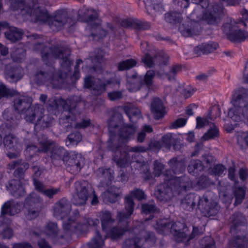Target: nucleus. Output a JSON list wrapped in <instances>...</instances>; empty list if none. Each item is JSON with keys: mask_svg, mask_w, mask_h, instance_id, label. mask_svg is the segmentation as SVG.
Segmentation results:
<instances>
[{"mask_svg": "<svg viewBox=\"0 0 248 248\" xmlns=\"http://www.w3.org/2000/svg\"><path fill=\"white\" fill-rule=\"evenodd\" d=\"M234 195L235 198L234 205H237L240 204L245 196V191L242 187H238L234 191Z\"/></svg>", "mask_w": 248, "mask_h": 248, "instance_id": "obj_58", "label": "nucleus"}, {"mask_svg": "<svg viewBox=\"0 0 248 248\" xmlns=\"http://www.w3.org/2000/svg\"><path fill=\"white\" fill-rule=\"evenodd\" d=\"M168 164L174 174H179L183 173L186 169V163L184 160L178 157H174L170 159Z\"/></svg>", "mask_w": 248, "mask_h": 248, "instance_id": "obj_35", "label": "nucleus"}, {"mask_svg": "<svg viewBox=\"0 0 248 248\" xmlns=\"http://www.w3.org/2000/svg\"><path fill=\"white\" fill-rule=\"evenodd\" d=\"M111 83L110 79L95 78L92 76H87L84 78V87L91 90L92 93L98 96L106 91V87Z\"/></svg>", "mask_w": 248, "mask_h": 248, "instance_id": "obj_15", "label": "nucleus"}, {"mask_svg": "<svg viewBox=\"0 0 248 248\" xmlns=\"http://www.w3.org/2000/svg\"><path fill=\"white\" fill-rule=\"evenodd\" d=\"M44 111L45 109L43 107V110L40 114V117H34V121L32 123L35 124V125H40L43 128L49 126L53 120L48 115H44Z\"/></svg>", "mask_w": 248, "mask_h": 248, "instance_id": "obj_40", "label": "nucleus"}, {"mask_svg": "<svg viewBox=\"0 0 248 248\" xmlns=\"http://www.w3.org/2000/svg\"><path fill=\"white\" fill-rule=\"evenodd\" d=\"M2 143L5 147L9 150H22V144L15 135L9 134L3 138Z\"/></svg>", "mask_w": 248, "mask_h": 248, "instance_id": "obj_28", "label": "nucleus"}, {"mask_svg": "<svg viewBox=\"0 0 248 248\" xmlns=\"http://www.w3.org/2000/svg\"><path fill=\"white\" fill-rule=\"evenodd\" d=\"M78 16L79 20L91 24L93 28H96L99 31V34L98 35L99 38L106 36L107 32L99 27V23L97 21L98 15L95 10L90 8L83 7L78 11Z\"/></svg>", "mask_w": 248, "mask_h": 248, "instance_id": "obj_14", "label": "nucleus"}, {"mask_svg": "<svg viewBox=\"0 0 248 248\" xmlns=\"http://www.w3.org/2000/svg\"><path fill=\"white\" fill-rule=\"evenodd\" d=\"M16 168H17L14 172V176L18 178L23 179L25 172L29 168V165L28 163L24 162L22 159L12 161L7 165V168L9 170H14Z\"/></svg>", "mask_w": 248, "mask_h": 248, "instance_id": "obj_26", "label": "nucleus"}, {"mask_svg": "<svg viewBox=\"0 0 248 248\" xmlns=\"http://www.w3.org/2000/svg\"><path fill=\"white\" fill-rule=\"evenodd\" d=\"M24 75L23 69L18 66L9 64L6 66L5 77L10 83H16L21 80Z\"/></svg>", "mask_w": 248, "mask_h": 248, "instance_id": "obj_21", "label": "nucleus"}, {"mask_svg": "<svg viewBox=\"0 0 248 248\" xmlns=\"http://www.w3.org/2000/svg\"><path fill=\"white\" fill-rule=\"evenodd\" d=\"M39 147L34 143H28V140H25L26 149L24 153L26 156L31 158L37 153H46L50 149L52 145L49 140H47L46 136H43L42 140H38Z\"/></svg>", "mask_w": 248, "mask_h": 248, "instance_id": "obj_17", "label": "nucleus"}, {"mask_svg": "<svg viewBox=\"0 0 248 248\" xmlns=\"http://www.w3.org/2000/svg\"><path fill=\"white\" fill-rule=\"evenodd\" d=\"M133 231L138 236L126 240L123 245V248H142L141 245L142 241L148 243L150 246L155 243V238L154 233L145 230L144 223H139L138 226L133 229Z\"/></svg>", "mask_w": 248, "mask_h": 248, "instance_id": "obj_8", "label": "nucleus"}, {"mask_svg": "<svg viewBox=\"0 0 248 248\" xmlns=\"http://www.w3.org/2000/svg\"><path fill=\"white\" fill-rule=\"evenodd\" d=\"M32 98L27 95L16 97L13 101L15 111L7 108L3 113L5 126L10 130L15 128L19 123L21 115H23L26 121L30 123L34 121V117H40L43 106L38 104L32 105Z\"/></svg>", "mask_w": 248, "mask_h": 248, "instance_id": "obj_3", "label": "nucleus"}, {"mask_svg": "<svg viewBox=\"0 0 248 248\" xmlns=\"http://www.w3.org/2000/svg\"><path fill=\"white\" fill-rule=\"evenodd\" d=\"M43 202V199L35 193H31L26 198L25 205L28 206V215L31 219L38 216Z\"/></svg>", "mask_w": 248, "mask_h": 248, "instance_id": "obj_19", "label": "nucleus"}, {"mask_svg": "<svg viewBox=\"0 0 248 248\" xmlns=\"http://www.w3.org/2000/svg\"><path fill=\"white\" fill-rule=\"evenodd\" d=\"M44 111L45 109L43 107V110L40 114V117H34V121L32 123L35 124V125H40L43 128L49 126L53 120L48 115H44Z\"/></svg>", "mask_w": 248, "mask_h": 248, "instance_id": "obj_39", "label": "nucleus"}, {"mask_svg": "<svg viewBox=\"0 0 248 248\" xmlns=\"http://www.w3.org/2000/svg\"><path fill=\"white\" fill-rule=\"evenodd\" d=\"M155 76L154 71L149 70L147 72L144 78L139 76L137 73L127 75L126 86L127 89L132 92L138 91L143 85L150 87L153 83V79Z\"/></svg>", "mask_w": 248, "mask_h": 248, "instance_id": "obj_12", "label": "nucleus"}, {"mask_svg": "<svg viewBox=\"0 0 248 248\" xmlns=\"http://www.w3.org/2000/svg\"><path fill=\"white\" fill-rule=\"evenodd\" d=\"M157 229L162 232L170 231L175 236L184 241L188 236V229L186 224L180 221L174 222L167 219H161L157 222Z\"/></svg>", "mask_w": 248, "mask_h": 248, "instance_id": "obj_11", "label": "nucleus"}, {"mask_svg": "<svg viewBox=\"0 0 248 248\" xmlns=\"http://www.w3.org/2000/svg\"><path fill=\"white\" fill-rule=\"evenodd\" d=\"M16 92L13 90H11L6 88L3 85H0V99L2 97H8L16 94Z\"/></svg>", "mask_w": 248, "mask_h": 248, "instance_id": "obj_60", "label": "nucleus"}, {"mask_svg": "<svg viewBox=\"0 0 248 248\" xmlns=\"http://www.w3.org/2000/svg\"><path fill=\"white\" fill-rule=\"evenodd\" d=\"M59 229L57 224L54 222H48L45 227L44 233L52 238L56 237L58 233Z\"/></svg>", "mask_w": 248, "mask_h": 248, "instance_id": "obj_47", "label": "nucleus"}, {"mask_svg": "<svg viewBox=\"0 0 248 248\" xmlns=\"http://www.w3.org/2000/svg\"><path fill=\"white\" fill-rule=\"evenodd\" d=\"M121 193L119 188L111 186L102 194V196L104 201L113 203L118 200Z\"/></svg>", "mask_w": 248, "mask_h": 248, "instance_id": "obj_36", "label": "nucleus"}, {"mask_svg": "<svg viewBox=\"0 0 248 248\" xmlns=\"http://www.w3.org/2000/svg\"><path fill=\"white\" fill-rule=\"evenodd\" d=\"M152 112L155 119L162 118L165 114V107L162 101L158 98L153 99L151 105Z\"/></svg>", "mask_w": 248, "mask_h": 248, "instance_id": "obj_33", "label": "nucleus"}, {"mask_svg": "<svg viewBox=\"0 0 248 248\" xmlns=\"http://www.w3.org/2000/svg\"><path fill=\"white\" fill-rule=\"evenodd\" d=\"M99 214L102 229L104 231H108L113 225L115 220L112 218L111 213L108 211H103Z\"/></svg>", "mask_w": 248, "mask_h": 248, "instance_id": "obj_37", "label": "nucleus"}, {"mask_svg": "<svg viewBox=\"0 0 248 248\" xmlns=\"http://www.w3.org/2000/svg\"><path fill=\"white\" fill-rule=\"evenodd\" d=\"M146 195L145 194L144 192L140 189L136 188L135 189H134L133 190H132L130 192V195H127L125 196L124 198V203H125V206H126V197H129L132 201L133 202V208H134L135 203L133 201V200L132 199V197H135L138 199L139 200H141L142 199H144L145 198Z\"/></svg>", "mask_w": 248, "mask_h": 248, "instance_id": "obj_52", "label": "nucleus"}, {"mask_svg": "<svg viewBox=\"0 0 248 248\" xmlns=\"http://www.w3.org/2000/svg\"><path fill=\"white\" fill-rule=\"evenodd\" d=\"M230 244L235 248H243L245 245L244 237L237 236L230 241Z\"/></svg>", "mask_w": 248, "mask_h": 248, "instance_id": "obj_62", "label": "nucleus"}, {"mask_svg": "<svg viewBox=\"0 0 248 248\" xmlns=\"http://www.w3.org/2000/svg\"><path fill=\"white\" fill-rule=\"evenodd\" d=\"M153 132L152 127L149 125H145L141 130L138 133L137 141L142 143L144 141L147 133H150Z\"/></svg>", "mask_w": 248, "mask_h": 248, "instance_id": "obj_56", "label": "nucleus"}, {"mask_svg": "<svg viewBox=\"0 0 248 248\" xmlns=\"http://www.w3.org/2000/svg\"><path fill=\"white\" fill-rule=\"evenodd\" d=\"M15 10H20L22 15H29L34 21H48L49 27L54 31L63 28L73 26L75 21L65 9L57 11L53 16L50 17L48 12L42 10L34 3L33 0H10Z\"/></svg>", "mask_w": 248, "mask_h": 248, "instance_id": "obj_2", "label": "nucleus"}, {"mask_svg": "<svg viewBox=\"0 0 248 248\" xmlns=\"http://www.w3.org/2000/svg\"><path fill=\"white\" fill-rule=\"evenodd\" d=\"M157 208L155 203L152 202L144 203L142 205V211L146 214H152L157 211Z\"/></svg>", "mask_w": 248, "mask_h": 248, "instance_id": "obj_61", "label": "nucleus"}, {"mask_svg": "<svg viewBox=\"0 0 248 248\" xmlns=\"http://www.w3.org/2000/svg\"><path fill=\"white\" fill-rule=\"evenodd\" d=\"M3 217H0V235H1L3 239H10L13 236L12 230L8 226V224L10 222L9 220H7L6 222H2Z\"/></svg>", "mask_w": 248, "mask_h": 248, "instance_id": "obj_43", "label": "nucleus"}, {"mask_svg": "<svg viewBox=\"0 0 248 248\" xmlns=\"http://www.w3.org/2000/svg\"><path fill=\"white\" fill-rule=\"evenodd\" d=\"M176 140L172 133H167L162 137L161 141L164 147L169 149L172 143Z\"/></svg>", "mask_w": 248, "mask_h": 248, "instance_id": "obj_59", "label": "nucleus"}, {"mask_svg": "<svg viewBox=\"0 0 248 248\" xmlns=\"http://www.w3.org/2000/svg\"><path fill=\"white\" fill-rule=\"evenodd\" d=\"M217 47L218 44L215 42L204 43L195 47L194 48V52L197 56H200L202 54H206L213 52Z\"/></svg>", "mask_w": 248, "mask_h": 248, "instance_id": "obj_34", "label": "nucleus"}, {"mask_svg": "<svg viewBox=\"0 0 248 248\" xmlns=\"http://www.w3.org/2000/svg\"><path fill=\"white\" fill-rule=\"evenodd\" d=\"M26 51L22 48H16L14 49L11 54L12 60L16 62H21L25 59Z\"/></svg>", "mask_w": 248, "mask_h": 248, "instance_id": "obj_50", "label": "nucleus"}, {"mask_svg": "<svg viewBox=\"0 0 248 248\" xmlns=\"http://www.w3.org/2000/svg\"><path fill=\"white\" fill-rule=\"evenodd\" d=\"M66 169L72 173H78L84 164V158L75 152L68 153L64 163Z\"/></svg>", "mask_w": 248, "mask_h": 248, "instance_id": "obj_18", "label": "nucleus"}, {"mask_svg": "<svg viewBox=\"0 0 248 248\" xmlns=\"http://www.w3.org/2000/svg\"><path fill=\"white\" fill-rule=\"evenodd\" d=\"M207 9L203 13L202 20L208 24L216 25L221 21L223 14V6L222 4L217 3L209 5Z\"/></svg>", "mask_w": 248, "mask_h": 248, "instance_id": "obj_16", "label": "nucleus"}, {"mask_svg": "<svg viewBox=\"0 0 248 248\" xmlns=\"http://www.w3.org/2000/svg\"><path fill=\"white\" fill-rule=\"evenodd\" d=\"M136 129V127L134 124L122 127L119 134V142L126 143L132 139L134 137Z\"/></svg>", "mask_w": 248, "mask_h": 248, "instance_id": "obj_31", "label": "nucleus"}, {"mask_svg": "<svg viewBox=\"0 0 248 248\" xmlns=\"http://www.w3.org/2000/svg\"><path fill=\"white\" fill-rule=\"evenodd\" d=\"M120 24L124 28H130L137 31L146 30L150 28L149 23L137 19H124L121 20Z\"/></svg>", "mask_w": 248, "mask_h": 248, "instance_id": "obj_27", "label": "nucleus"}, {"mask_svg": "<svg viewBox=\"0 0 248 248\" xmlns=\"http://www.w3.org/2000/svg\"><path fill=\"white\" fill-rule=\"evenodd\" d=\"M71 210V204L68 200L62 198L55 204L54 207V215L56 217L63 219Z\"/></svg>", "mask_w": 248, "mask_h": 248, "instance_id": "obj_25", "label": "nucleus"}, {"mask_svg": "<svg viewBox=\"0 0 248 248\" xmlns=\"http://www.w3.org/2000/svg\"><path fill=\"white\" fill-rule=\"evenodd\" d=\"M123 123V117L119 113H115L113 116L108 120V125L111 133L110 136L109 140L110 143L108 146L110 150L115 152L113 156V160L117 165L121 168L125 167L128 166L131 161L129 152L142 153L146 151V148L141 146L135 147L124 146V151H122V147L120 145L115 143V136L113 135V131L111 128H116Z\"/></svg>", "mask_w": 248, "mask_h": 248, "instance_id": "obj_4", "label": "nucleus"}, {"mask_svg": "<svg viewBox=\"0 0 248 248\" xmlns=\"http://www.w3.org/2000/svg\"><path fill=\"white\" fill-rule=\"evenodd\" d=\"M169 172L167 170L163 174L165 182L158 185L155 190V195L160 201L167 202L174 195H179L191 186V182L188 177H174L169 175Z\"/></svg>", "mask_w": 248, "mask_h": 248, "instance_id": "obj_5", "label": "nucleus"}, {"mask_svg": "<svg viewBox=\"0 0 248 248\" xmlns=\"http://www.w3.org/2000/svg\"><path fill=\"white\" fill-rule=\"evenodd\" d=\"M166 56L163 55L161 53L157 54L154 58L149 54H145L142 59V61L144 65L148 67H151L156 63L158 64H167Z\"/></svg>", "mask_w": 248, "mask_h": 248, "instance_id": "obj_30", "label": "nucleus"}, {"mask_svg": "<svg viewBox=\"0 0 248 248\" xmlns=\"http://www.w3.org/2000/svg\"><path fill=\"white\" fill-rule=\"evenodd\" d=\"M137 62L134 59H127L118 63V69L119 71H124L131 69L136 66Z\"/></svg>", "mask_w": 248, "mask_h": 248, "instance_id": "obj_54", "label": "nucleus"}, {"mask_svg": "<svg viewBox=\"0 0 248 248\" xmlns=\"http://www.w3.org/2000/svg\"><path fill=\"white\" fill-rule=\"evenodd\" d=\"M104 244V240L99 232L96 231L95 236L88 243V246L89 248H103Z\"/></svg>", "mask_w": 248, "mask_h": 248, "instance_id": "obj_48", "label": "nucleus"}, {"mask_svg": "<svg viewBox=\"0 0 248 248\" xmlns=\"http://www.w3.org/2000/svg\"><path fill=\"white\" fill-rule=\"evenodd\" d=\"M22 208V206L20 203H15L11 201H7L3 204L1 207V214L13 216L19 213Z\"/></svg>", "mask_w": 248, "mask_h": 248, "instance_id": "obj_32", "label": "nucleus"}, {"mask_svg": "<svg viewBox=\"0 0 248 248\" xmlns=\"http://www.w3.org/2000/svg\"><path fill=\"white\" fill-rule=\"evenodd\" d=\"M213 157L209 154H205L202 155V163L204 165V169L206 168L211 167L212 164L213 162Z\"/></svg>", "mask_w": 248, "mask_h": 248, "instance_id": "obj_64", "label": "nucleus"}, {"mask_svg": "<svg viewBox=\"0 0 248 248\" xmlns=\"http://www.w3.org/2000/svg\"><path fill=\"white\" fill-rule=\"evenodd\" d=\"M98 172L103 177L105 178L106 180V184L101 183L102 186H108L110 184L111 182L114 178V172L112 170L110 169H106L103 168H99L98 170Z\"/></svg>", "mask_w": 248, "mask_h": 248, "instance_id": "obj_44", "label": "nucleus"}, {"mask_svg": "<svg viewBox=\"0 0 248 248\" xmlns=\"http://www.w3.org/2000/svg\"><path fill=\"white\" fill-rule=\"evenodd\" d=\"M60 191V188H56L54 187H51L49 188H46L43 194L48 197L49 199H52L55 195Z\"/></svg>", "mask_w": 248, "mask_h": 248, "instance_id": "obj_63", "label": "nucleus"}, {"mask_svg": "<svg viewBox=\"0 0 248 248\" xmlns=\"http://www.w3.org/2000/svg\"><path fill=\"white\" fill-rule=\"evenodd\" d=\"M165 20L167 22L171 24L179 23L182 20L181 13L177 12L168 13L165 15Z\"/></svg>", "mask_w": 248, "mask_h": 248, "instance_id": "obj_51", "label": "nucleus"}, {"mask_svg": "<svg viewBox=\"0 0 248 248\" xmlns=\"http://www.w3.org/2000/svg\"><path fill=\"white\" fill-rule=\"evenodd\" d=\"M230 103L232 107L229 110H236L240 117L244 116L248 120V91L247 89L239 88L233 91Z\"/></svg>", "mask_w": 248, "mask_h": 248, "instance_id": "obj_9", "label": "nucleus"}, {"mask_svg": "<svg viewBox=\"0 0 248 248\" xmlns=\"http://www.w3.org/2000/svg\"><path fill=\"white\" fill-rule=\"evenodd\" d=\"M133 202L129 197L126 198L125 210L119 211L117 213L118 226L109 228L107 232L112 239H116L122 236L124 233L129 229L130 217L133 213Z\"/></svg>", "mask_w": 248, "mask_h": 248, "instance_id": "obj_7", "label": "nucleus"}, {"mask_svg": "<svg viewBox=\"0 0 248 248\" xmlns=\"http://www.w3.org/2000/svg\"><path fill=\"white\" fill-rule=\"evenodd\" d=\"M82 140V136L80 132H75L69 134L65 140L67 146L77 145Z\"/></svg>", "mask_w": 248, "mask_h": 248, "instance_id": "obj_46", "label": "nucleus"}, {"mask_svg": "<svg viewBox=\"0 0 248 248\" xmlns=\"http://www.w3.org/2000/svg\"><path fill=\"white\" fill-rule=\"evenodd\" d=\"M203 170L204 165L202 164V161L200 160H191L187 167L188 172L193 175Z\"/></svg>", "mask_w": 248, "mask_h": 248, "instance_id": "obj_45", "label": "nucleus"}, {"mask_svg": "<svg viewBox=\"0 0 248 248\" xmlns=\"http://www.w3.org/2000/svg\"><path fill=\"white\" fill-rule=\"evenodd\" d=\"M49 141L52 143V145L46 153L50 152V157L53 163L56 165H60L62 163H64L67 157L68 152L62 147L55 146L53 142L50 140Z\"/></svg>", "mask_w": 248, "mask_h": 248, "instance_id": "obj_23", "label": "nucleus"}, {"mask_svg": "<svg viewBox=\"0 0 248 248\" xmlns=\"http://www.w3.org/2000/svg\"><path fill=\"white\" fill-rule=\"evenodd\" d=\"M99 223L98 219L92 218H85L83 223L77 222L75 219L69 218L63 222V227L66 232L78 233L86 232L89 226H95Z\"/></svg>", "mask_w": 248, "mask_h": 248, "instance_id": "obj_13", "label": "nucleus"}, {"mask_svg": "<svg viewBox=\"0 0 248 248\" xmlns=\"http://www.w3.org/2000/svg\"><path fill=\"white\" fill-rule=\"evenodd\" d=\"M246 221L245 217L240 213H235L230 218V222L232 223V229L236 230L239 227L244 226Z\"/></svg>", "mask_w": 248, "mask_h": 248, "instance_id": "obj_41", "label": "nucleus"}, {"mask_svg": "<svg viewBox=\"0 0 248 248\" xmlns=\"http://www.w3.org/2000/svg\"><path fill=\"white\" fill-rule=\"evenodd\" d=\"M218 135L219 130L216 126L214 125L212 127H211L208 131L204 134L202 137V139L205 140L214 139L218 137Z\"/></svg>", "mask_w": 248, "mask_h": 248, "instance_id": "obj_55", "label": "nucleus"}, {"mask_svg": "<svg viewBox=\"0 0 248 248\" xmlns=\"http://www.w3.org/2000/svg\"><path fill=\"white\" fill-rule=\"evenodd\" d=\"M22 35V31L16 27H12L5 32V37L12 42L21 39Z\"/></svg>", "mask_w": 248, "mask_h": 248, "instance_id": "obj_42", "label": "nucleus"}, {"mask_svg": "<svg viewBox=\"0 0 248 248\" xmlns=\"http://www.w3.org/2000/svg\"><path fill=\"white\" fill-rule=\"evenodd\" d=\"M221 29L231 42L239 43L248 39V32L242 30L238 24L231 18L226 19Z\"/></svg>", "mask_w": 248, "mask_h": 248, "instance_id": "obj_10", "label": "nucleus"}, {"mask_svg": "<svg viewBox=\"0 0 248 248\" xmlns=\"http://www.w3.org/2000/svg\"><path fill=\"white\" fill-rule=\"evenodd\" d=\"M77 194L73 197L72 202L74 204L81 206L85 204L88 198L89 193L85 185L77 182L75 184Z\"/></svg>", "mask_w": 248, "mask_h": 248, "instance_id": "obj_24", "label": "nucleus"}, {"mask_svg": "<svg viewBox=\"0 0 248 248\" xmlns=\"http://www.w3.org/2000/svg\"><path fill=\"white\" fill-rule=\"evenodd\" d=\"M235 110H228V116L232 121L235 122H241L243 121L244 123L248 124V120L245 117V116L239 117V112Z\"/></svg>", "mask_w": 248, "mask_h": 248, "instance_id": "obj_57", "label": "nucleus"}, {"mask_svg": "<svg viewBox=\"0 0 248 248\" xmlns=\"http://www.w3.org/2000/svg\"><path fill=\"white\" fill-rule=\"evenodd\" d=\"M201 30L199 23L195 21L185 22L179 27V31L185 37L198 35L200 34Z\"/></svg>", "mask_w": 248, "mask_h": 248, "instance_id": "obj_22", "label": "nucleus"}, {"mask_svg": "<svg viewBox=\"0 0 248 248\" xmlns=\"http://www.w3.org/2000/svg\"><path fill=\"white\" fill-rule=\"evenodd\" d=\"M181 206L188 211H192L198 207L203 216L208 217L216 216L220 209L217 202L209 201L205 196L201 197L193 193L186 195L181 200Z\"/></svg>", "mask_w": 248, "mask_h": 248, "instance_id": "obj_6", "label": "nucleus"}, {"mask_svg": "<svg viewBox=\"0 0 248 248\" xmlns=\"http://www.w3.org/2000/svg\"><path fill=\"white\" fill-rule=\"evenodd\" d=\"M217 110L218 111V115L216 117H212L210 113H209L205 118H201L200 117H197V128H201L208 125L209 124V120L214 121L217 117H219L220 114V109L217 108Z\"/></svg>", "mask_w": 248, "mask_h": 248, "instance_id": "obj_49", "label": "nucleus"}, {"mask_svg": "<svg viewBox=\"0 0 248 248\" xmlns=\"http://www.w3.org/2000/svg\"><path fill=\"white\" fill-rule=\"evenodd\" d=\"M124 110L129 117L130 121H131L132 116L139 117L140 114V109L131 104H128L125 106L124 108Z\"/></svg>", "mask_w": 248, "mask_h": 248, "instance_id": "obj_53", "label": "nucleus"}, {"mask_svg": "<svg viewBox=\"0 0 248 248\" xmlns=\"http://www.w3.org/2000/svg\"><path fill=\"white\" fill-rule=\"evenodd\" d=\"M80 98L79 97L75 96L72 98H68L66 100L63 99L60 97L53 99V104H50L53 108L62 107L63 109L72 114H75V111L76 108V103L80 101Z\"/></svg>", "mask_w": 248, "mask_h": 248, "instance_id": "obj_20", "label": "nucleus"}, {"mask_svg": "<svg viewBox=\"0 0 248 248\" xmlns=\"http://www.w3.org/2000/svg\"><path fill=\"white\" fill-rule=\"evenodd\" d=\"M44 111L45 109L43 107V110L40 114V117H34V121L32 123L35 124V125H40L43 128L49 126L53 120L48 115H44Z\"/></svg>", "mask_w": 248, "mask_h": 248, "instance_id": "obj_38", "label": "nucleus"}, {"mask_svg": "<svg viewBox=\"0 0 248 248\" xmlns=\"http://www.w3.org/2000/svg\"><path fill=\"white\" fill-rule=\"evenodd\" d=\"M33 48L41 51L42 60L46 65L54 60L59 59L62 70L55 72L54 67L51 66L47 71H37L33 77V81L38 85H42L48 82L54 88L60 87L64 83L72 63L70 58L69 50L62 49L56 46H47L42 43H35Z\"/></svg>", "mask_w": 248, "mask_h": 248, "instance_id": "obj_1", "label": "nucleus"}, {"mask_svg": "<svg viewBox=\"0 0 248 248\" xmlns=\"http://www.w3.org/2000/svg\"><path fill=\"white\" fill-rule=\"evenodd\" d=\"M6 187L10 193L16 198L23 196L25 193L21 182L18 180L13 179L9 181Z\"/></svg>", "mask_w": 248, "mask_h": 248, "instance_id": "obj_29", "label": "nucleus"}]
</instances>
